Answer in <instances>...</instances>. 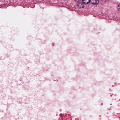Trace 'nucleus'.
I'll return each instance as SVG.
<instances>
[{
    "label": "nucleus",
    "instance_id": "3",
    "mask_svg": "<svg viewBox=\"0 0 120 120\" xmlns=\"http://www.w3.org/2000/svg\"><path fill=\"white\" fill-rule=\"evenodd\" d=\"M118 10L120 11V5L118 6Z\"/></svg>",
    "mask_w": 120,
    "mask_h": 120
},
{
    "label": "nucleus",
    "instance_id": "1",
    "mask_svg": "<svg viewBox=\"0 0 120 120\" xmlns=\"http://www.w3.org/2000/svg\"><path fill=\"white\" fill-rule=\"evenodd\" d=\"M91 3L94 4H97L99 3L98 0H90Z\"/></svg>",
    "mask_w": 120,
    "mask_h": 120
},
{
    "label": "nucleus",
    "instance_id": "4",
    "mask_svg": "<svg viewBox=\"0 0 120 120\" xmlns=\"http://www.w3.org/2000/svg\"><path fill=\"white\" fill-rule=\"evenodd\" d=\"M75 1L77 2H79L81 1V0H74Z\"/></svg>",
    "mask_w": 120,
    "mask_h": 120
},
{
    "label": "nucleus",
    "instance_id": "2",
    "mask_svg": "<svg viewBox=\"0 0 120 120\" xmlns=\"http://www.w3.org/2000/svg\"><path fill=\"white\" fill-rule=\"evenodd\" d=\"M82 2L84 4H88L90 2V0H82Z\"/></svg>",
    "mask_w": 120,
    "mask_h": 120
}]
</instances>
